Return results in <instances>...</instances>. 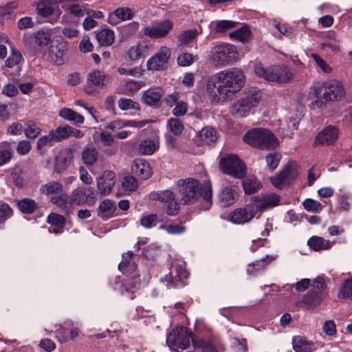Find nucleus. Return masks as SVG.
I'll return each instance as SVG.
<instances>
[{"mask_svg":"<svg viewBox=\"0 0 352 352\" xmlns=\"http://www.w3.org/2000/svg\"><path fill=\"white\" fill-rule=\"evenodd\" d=\"M250 35V30L247 26H242L240 28L229 33L230 38L232 41H245Z\"/></svg>","mask_w":352,"mask_h":352,"instance_id":"e433bc0d","label":"nucleus"},{"mask_svg":"<svg viewBox=\"0 0 352 352\" xmlns=\"http://www.w3.org/2000/svg\"><path fill=\"white\" fill-rule=\"evenodd\" d=\"M168 219H166L165 221L163 220H159L157 223H160L159 229L165 230L168 234H177L183 233L186 228L182 226V223L178 224H169L168 223Z\"/></svg>","mask_w":352,"mask_h":352,"instance_id":"473e14b6","label":"nucleus"},{"mask_svg":"<svg viewBox=\"0 0 352 352\" xmlns=\"http://www.w3.org/2000/svg\"><path fill=\"white\" fill-rule=\"evenodd\" d=\"M236 22L230 20L215 21L211 23V27L215 32L223 33L236 26Z\"/></svg>","mask_w":352,"mask_h":352,"instance_id":"f704fd0d","label":"nucleus"},{"mask_svg":"<svg viewBox=\"0 0 352 352\" xmlns=\"http://www.w3.org/2000/svg\"><path fill=\"white\" fill-rule=\"evenodd\" d=\"M281 159V155L278 153H272L266 156V163L269 168L272 170L276 168L280 160Z\"/></svg>","mask_w":352,"mask_h":352,"instance_id":"bf43d9fd","label":"nucleus"},{"mask_svg":"<svg viewBox=\"0 0 352 352\" xmlns=\"http://www.w3.org/2000/svg\"><path fill=\"white\" fill-rule=\"evenodd\" d=\"M34 43L38 46H46L51 38V36L48 32L38 31L34 35Z\"/></svg>","mask_w":352,"mask_h":352,"instance_id":"4d7b16f0","label":"nucleus"},{"mask_svg":"<svg viewBox=\"0 0 352 352\" xmlns=\"http://www.w3.org/2000/svg\"><path fill=\"white\" fill-rule=\"evenodd\" d=\"M327 285L325 282L323 280V279L318 278H316L315 280L313 282V284L311 285V290L316 291L317 293L320 292L322 295H324V297L325 296L324 290L326 289Z\"/></svg>","mask_w":352,"mask_h":352,"instance_id":"774afa93","label":"nucleus"},{"mask_svg":"<svg viewBox=\"0 0 352 352\" xmlns=\"http://www.w3.org/2000/svg\"><path fill=\"white\" fill-rule=\"evenodd\" d=\"M276 258L277 255H266L262 258L250 263L246 270L247 274L250 276L256 275L259 271L265 270Z\"/></svg>","mask_w":352,"mask_h":352,"instance_id":"a211bd4d","label":"nucleus"},{"mask_svg":"<svg viewBox=\"0 0 352 352\" xmlns=\"http://www.w3.org/2000/svg\"><path fill=\"white\" fill-rule=\"evenodd\" d=\"M12 213V209L6 204H0V225L3 223Z\"/></svg>","mask_w":352,"mask_h":352,"instance_id":"338daca9","label":"nucleus"},{"mask_svg":"<svg viewBox=\"0 0 352 352\" xmlns=\"http://www.w3.org/2000/svg\"><path fill=\"white\" fill-rule=\"evenodd\" d=\"M175 271V276L173 275V272H170L164 278H161V282L167 287H177L179 283L182 282L189 276V273L186 270L184 265H177Z\"/></svg>","mask_w":352,"mask_h":352,"instance_id":"ddd939ff","label":"nucleus"},{"mask_svg":"<svg viewBox=\"0 0 352 352\" xmlns=\"http://www.w3.org/2000/svg\"><path fill=\"white\" fill-rule=\"evenodd\" d=\"M198 57L189 53H183L177 57V63L182 67H187L192 65L197 60Z\"/></svg>","mask_w":352,"mask_h":352,"instance_id":"864d4df0","label":"nucleus"},{"mask_svg":"<svg viewBox=\"0 0 352 352\" xmlns=\"http://www.w3.org/2000/svg\"><path fill=\"white\" fill-rule=\"evenodd\" d=\"M70 130L71 126L69 125L59 126L56 130H52L56 141L58 142L63 139L69 138Z\"/></svg>","mask_w":352,"mask_h":352,"instance_id":"5fc2aeb1","label":"nucleus"},{"mask_svg":"<svg viewBox=\"0 0 352 352\" xmlns=\"http://www.w3.org/2000/svg\"><path fill=\"white\" fill-rule=\"evenodd\" d=\"M173 23L170 20H165L162 22L155 24V38L164 37L173 28Z\"/></svg>","mask_w":352,"mask_h":352,"instance_id":"c9c22d12","label":"nucleus"},{"mask_svg":"<svg viewBox=\"0 0 352 352\" xmlns=\"http://www.w3.org/2000/svg\"><path fill=\"white\" fill-rule=\"evenodd\" d=\"M141 87V83L138 81L131 80H124L121 82L120 93L129 95L138 91Z\"/></svg>","mask_w":352,"mask_h":352,"instance_id":"58836bf2","label":"nucleus"},{"mask_svg":"<svg viewBox=\"0 0 352 352\" xmlns=\"http://www.w3.org/2000/svg\"><path fill=\"white\" fill-rule=\"evenodd\" d=\"M116 174L111 170H105L101 177L97 179V186L99 192L104 195L111 192L115 184Z\"/></svg>","mask_w":352,"mask_h":352,"instance_id":"dca6fc26","label":"nucleus"},{"mask_svg":"<svg viewBox=\"0 0 352 352\" xmlns=\"http://www.w3.org/2000/svg\"><path fill=\"white\" fill-rule=\"evenodd\" d=\"M280 203V197L276 193H270L255 197L253 204L256 207V211L263 212L270 208L276 206Z\"/></svg>","mask_w":352,"mask_h":352,"instance_id":"4468645a","label":"nucleus"},{"mask_svg":"<svg viewBox=\"0 0 352 352\" xmlns=\"http://www.w3.org/2000/svg\"><path fill=\"white\" fill-rule=\"evenodd\" d=\"M338 297L340 299L352 300V278L344 281L340 287Z\"/></svg>","mask_w":352,"mask_h":352,"instance_id":"a19ab883","label":"nucleus"},{"mask_svg":"<svg viewBox=\"0 0 352 352\" xmlns=\"http://www.w3.org/2000/svg\"><path fill=\"white\" fill-rule=\"evenodd\" d=\"M118 104L119 108L123 111L140 109L139 104L129 98H120L118 102Z\"/></svg>","mask_w":352,"mask_h":352,"instance_id":"8fccbe9b","label":"nucleus"},{"mask_svg":"<svg viewBox=\"0 0 352 352\" xmlns=\"http://www.w3.org/2000/svg\"><path fill=\"white\" fill-rule=\"evenodd\" d=\"M25 135L30 139L36 138L41 133V129L33 122H28L24 130Z\"/></svg>","mask_w":352,"mask_h":352,"instance_id":"13d9d810","label":"nucleus"},{"mask_svg":"<svg viewBox=\"0 0 352 352\" xmlns=\"http://www.w3.org/2000/svg\"><path fill=\"white\" fill-rule=\"evenodd\" d=\"M256 207L253 203L247 204L244 208H236L230 212L228 219L236 224H243L250 221L256 214Z\"/></svg>","mask_w":352,"mask_h":352,"instance_id":"1a4fd4ad","label":"nucleus"},{"mask_svg":"<svg viewBox=\"0 0 352 352\" xmlns=\"http://www.w3.org/2000/svg\"><path fill=\"white\" fill-rule=\"evenodd\" d=\"M17 207L23 214H32L37 209L38 204L34 199L24 198L17 201Z\"/></svg>","mask_w":352,"mask_h":352,"instance_id":"7c9ffc66","label":"nucleus"},{"mask_svg":"<svg viewBox=\"0 0 352 352\" xmlns=\"http://www.w3.org/2000/svg\"><path fill=\"white\" fill-rule=\"evenodd\" d=\"M72 160V155L70 152L64 151L61 152L58 156L56 157V161L54 164V171L57 173H61L64 171L69 164H70Z\"/></svg>","mask_w":352,"mask_h":352,"instance_id":"393cba45","label":"nucleus"},{"mask_svg":"<svg viewBox=\"0 0 352 352\" xmlns=\"http://www.w3.org/2000/svg\"><path fill=\"white\" fill-rule=\"evenodd\" d=\"M176 187L183 205L204 210L212 207V187L210 180L200 183L192 177L180 179L177 182Z\"/></svg>","mask_w":352,"mask_h":352,"instance_id":"f03ea898","label":"nucleus"},{"mask_svg":"<svg viewBox=\"0 0 352 352\" xmlns=\"http://www.w3.org/2000/svg\"><path fill=\"white\" fill-rule=\"evenodd\" d=\"M239 197L238 188L231 185L223 186L217 195V201L221 207H228L234 204Z\"/></svg>","mask_w":352,"mask_h":352,"instance_id":"f8f14e48","label":"nucleus"},{"mask_svg":"<svg viewBox=\"0 0 352 352\" xmlns=\"http://www.w3.org/2000/svg\"><path fill=\"white\" fill-rule=\"evenodd\" d=\"M23 60V58L19 51L12 48L10 56L6 60V66L12 68L20 64Z\"/></svg>","mask_w":352,"mask_h":352,"instance_id":"a18cd8bd","label":"nucleus"},{"mask_svg":"<svg viewBox=\"0 0 352 352\" xmlns=\"http://www.w3.org/2000/svg\"><path fill=\"white\" fill-rule=\"evenodd\" d=\"M199 138L204 144H210L217 141V133L212 127L206 126L199 131Z\"/></svg>","mask_w":352,"mask_h":352,"instance_id":"c756f323","label":"nucleus"},{"mask_svg":"<svg viewBox=\"0 0 352 352\" xmlns=\"http://www.w3.org/2000/svg\"><path fill=\"white\" fill-rule=\"evenodd\" d=\"M96 38L100 45H111L115 39V34L113 30L104 28L96 34Z\"/></svg>","mask_w":352,"mask_h":352,"instance_id":"cd10ccee","label":"nucleus"},{"mask_svg":"<svg viewBox=\"0 0 352 352\" xmlns=\"http://www.w3.org/2000/svg\"><path fill=\"white\" fill-rule=\"evenodd\" d=\"M338 135V129L333 126H329L316 136L314 143L316 146H329L337 140Z\"/></svg>","mask_w":352,"mask_h":352,"instance_id":"2eb2a0df","label":"nucleus"},{"mask_svg":"<svg viewBox=\"0 0 352 352\" xmlns=\"http://www.w3.org/2000/svg\"><path fill=\"white\" fill-rule=\"evenodd\" d=\"M62 190V185L57 182H50L42 186L41 191L47 195L58 194Z\"/></svg>","mask_w":352,"mask_h":352,"instance_id":"37998d69","label":"nucleus"},{"mask_svg":"<svg viewBox=\"0 0 352 352\" xmlns=\"http://www.w3.org/2000/svg\"><path fill=\"white\" fill-rule=\"evenodd\" d=\"M236 47L230 43H219L211 47L208 60L215 67H224L231 65L238 60Z\"/></svg>","mask_w":352,"mask_h":352,"instance_id":"39448f33","label":"nucleus"},{"mask_svg":"<svg viewBox=\"0 0 352 352\" xmlns=\"http://www.w3.org/2000/svg\"><path fill=\"white\" fill-rule=\"evenodd\" d=\"M245 76L241 69L229 68L210 76L206 89L213 101L223 102L232 98L244 86Z\"/></svg>","mask_w":352,"mask_h":352,"instance_id":"f257e3e1","label":"nucleus"},{"mask_svg":"<svg viewBox=\"0 0 352 352\" xmlns=\"http://www.w3.org/2000/svg\"><path fill=\"white\" fill-rule=\"evenodd\" d=\"M175 195L174 194V192L173 191L168 190H162V191H160L158 193H157V197H155V199L159 200L164 205V204H166L167 202L173 200V198Z\"/></svg>","mask_w":352,"mask_h":352,"instance_id":"69168bd1","label":"nucleus"},{"mask_svg":"<svg viewBox=\"0 0 352 352\" xmlns=\"http://www.w3.org/2000/svg\"><path fill=\"white\" fill-rule=\"evenodd\" d=\"M219 168L223 173L237 178H243L246 173L245 164L234 154L222 157L219 161Z\"/></svg>","mask_w":352,"mask_h":352,"instance_id":"6e6552de","label":"nucleus"},{"mask_svg":"<svg viewBox=\"0 0 352 352\" xmlns=\"http://www.w3.org/2000/svg\"><path fill=\"white\" fill-rule=\"evenodd\" d=\"M198 34L199 32L195 28L185 30L178 36V40L182 44H188L192 42Z\"/></svg>","mask_w":352,"mask_h":352,"instance_id":"c03bdc74","label":"nucleus"},{"mask_svg":"<svg viewBox=\"0 0 352 352\" xmlns=\"http://www.w3.org/2000/svg\"><path fill=\"white\" fill-rule=\"evenodd\" d=\"M302 205L306 210L311 212L318 213L323 208L322 205L319 201L312 199H306Z\"/></svg>","mask_w":352,"mask_h":352,"instance_id":"de8ad7c7","label":"nucleus"},{"mask_svg":"<svg viewBox=\"0 0 352 352\" xmlns=\"http://www.w3.org/2000/svg\"><path fill=\"white\" fill-rule=\"evenodd\" d=\"M140 276H134L124 280L122 286L124 287L126 292L131 291L132 293L140 287Z\"/></svg>","mask_w":352,"mask_h":352,"instance_id":"09e8293b","label":"nucleus"},{"mask_svg":"<svg viewBox=\"0 0 352 352\" xmlns=\"http://www.w3.org/2000/svg\"><path fill=\"white\" fill-rule=\"evenodd\" d=\"M307 244L310 248L315 251H318L331 248L333 244V242L329 240H325L320 236H314L308 240Z\"/></svg>","mask_w":352,"mask_h":352,"instance_id":"a878e982","label":"nucleus"},{"mask_svg":"<svg viewBox=\"0 0 352 352\" xmlns=\"http://www.w3.org/2000/svg\"><path fill=\"white\" fill-rule=\"evenodd\" d=\"M293 349L296 352H311L316 349L315 344L301 336H295L292 339Z\"/></svg>","mask_w":352,"mask_h":352,"instance_id":"4be33fe9","label":"nucleus"},{"mask_svg":"<svg viewBox=\"0 0 352 352\" xmlns=\"http://www.w3.org/2000/svg\"><path fill=\"white\" fill-rule=\"evenodd\" d=\"M59 116L75 124H80L84 122V117L71 109L63 108L60 111Z\"/></svg>","mask_w":352,"mask_h":352,"instance_id":"c85d7f7f","label":"nucleus"},{"mask_svg":"<svg viewBox=\"0 0 352 352\" xmlns=\"http://www.w3.org/2000/svg\"><path fill=\"white\" fill-rule=\"evenodd\" d=\"M170 56V50L166 46H162L155 53V70H165L168 68Z\"/></svg>","mask_w":352,"mask_h":352,"instance_id":"aec40b11","label":"nucleus"},{"mask_svg":"<svg viewBox=\"0 0 352 352\" xmlns=\"http://www.w3.org/2000/svg\"><path fill=\"white\" fill-rule=\"evenodd\" d=\"M298 174L296 165L289 164L277 176L272 177L271 182L276 188L282 189L296 179Z\"/></svg>","mask_w":352,"mask_h":352,"instance_id":"9d476101","label":"nucleus"},{"mask_svg":"<svg viewBox=\"0 0 352 352\" xmlns=\"http://www.w3.org/2000/svg\"><path fill=\"white\" fill-rule=\"evenodd\" d=\"M96 201V195L91 188H76L72 191L70 196V202L78 205L87 204L91 206L94 205Z\"/></svg>","mask_w":352,"mask_h":352,"instance_id":"9b49d317","label":"nucleus"},{"mask_svg":"<svg viewBox=\"0 0 352 352\" xmlns=\"http://www.w3.org/2000/svg\"><path fill=\"white\" fill-rule=\"evenodd\" d=\"M54 142L56 141L52 131H51L48 135H43L38 140L36 144L37 149H41L45 146H51Z\"/></svg>","mask_w":352,"mask_h":352,"instance_id":"680f3d73","label":"nucleus"},{"mask_svg":"<svg viewBox=\"0 0 352 352\" xmlns=\"http://www.w3.org/2000/svg\"><path fill=\"white\" fill-rule=\"evenodd\" d=\"M243 140L252 147L262 150H274L279 145L276 135L265 128H254L248 131Z\"/></svg>","mask_w":352,"mask_h":352,"instance_id":"20e7f679","label":"nucleus"},{"mask_svg":"<svg viewBox=\"0 0 352 352\" xmlns=\"http://www.w3.org/2000/svg\"><path fill=\"white\" fill-rule=\"evenodd\" d=\"M170 131L175 135H180L184 131V125L178 118H170L168 122Z\"/></svg>","mask_w":352,"mask_h":352,"instance_id":"3c124183","label":"nucleus"},{"mask_svg":"<svg viewBox=\"0 0 352 352\" xmlns=\"http://www.w3.org/2000/svg\"><path fill=\"white\" fill-rule=\"evenodd\" d=\"M47 221L49 224L59 228H63L65 224V219L63 215L53 212L48 215Z\"/></svg>","mask_w":352,"mask_h":352,"instance_id":"6e6d98bb","label":"nucleus"},{"mask_svg":"<svg viewBox=\"0 0 352 352\" xmlns=\"http://www.w3.org/2000/svg\"><path fill=\"white\" fill-rule=\"evenodd\" d=\"M133 253L129 251L122 254V259L118 265L119 270L123 274H133L135 270L137 265L135 262L132 261Z\"/></svg>","mask_w":352,"mask_h":352,"instance_id":"5701e85b","label":"nucleus"},{"mask_svg":"<svg viewBox=\"0 0 352 352\" xmlns=\"http://www.w3.org/2000/svg\"><path fill=\"white\" fill-rule=\"evenodd\" d=\"M311 57L315 61L317 66L326 74H329L332 72V68L330 65L327 64V63L323 60L320 56L316 54H311Z\"/></svg>","mask_w":352,"mask_h":352,"instance_id":"e2e57ef3","label":"nucleus"},{"mask_svg":"<svg viewBox=\"0 0 352 352\" xmlns=\"http://www.w3.org/2000/svg\"><path fill=\"white\" fill-rule=\"evenodd\" d=\"M162 207L164 211L169 216H175L180 210V204L176 200L175 195L173 197V200L164 204Z\"/></svg>","mask_w":352,"mask_h":352,"instance_id":"79ce46f5","label":"nucleus"},{"mask_svg":"<svg viewBox=\"0 0 352 352\" xmlns=\"http://www.w3.org/2000/svg\"><path fill=\"white\" fill-rule=\"evenodd\" d=\"M262 98V92L256 87H250L245 96L237 100L230 107V113L234 117L242 118L249 115L250 109L256 107Z\"/></svg>","mask_w":352,"mask_h":352,"instance_id":"0eeeda50","label":"nucleus"},{"mask_svg":"<svg viewBox=\"0 0 352 352\" xmlns=\"http://www.w3.org/2000/svg\"><path fill=\"white\" fill-rule=\"evenodd\" d=\"M87 80L98 87H102L108 82V79L104 73L98 70L89 73Z\"/></svg>","mask_w":352,"mask_h":352,"instance_id":"4c0bfd02","label":"nucleus"},{"mask_svg":"<svg viewBox=\"0 0 352 352\" xmlns=\"http://www.w3.org/2000/svg\"><path fill=\"white\" fill-rule=\"evenodd\" d=\"M192 350L193 352H216L217 351L210 341L196 338H195Z\"/></svg>","mask_w":352,"mask_h":352,"instance_id":"bb28decb","label":"nucleus"},{"mask_svg":"<svg viewBox=\"0 0 352 352\" xmlns=\"http://www.w3.org/2000/svg\"><path fill=\"white\" fill-rule=\"evenodd\" d=\"M316 99L310 104L313 109L324 107L328 102L341 100L344 96L342 85L338 81H329L318 85L314 89Z\"/></svg>","mask_w":352,"mask_h":352,"instance_id":"7ed1b4c3","label":"nucleus"},{"mask_svg":"<svg viewBox=\"0 0 352 352\" xmlns=\"http://www.w3.org/2000/svg\"><path fill=\"white\" fill-rule=\"evenodd\" d=\"M119 29L122 37L124 38H127L137 33L139 30V23L138 22L133 21L120 27Z\"/></svg>","mask_w":352,"mask_h":352,"instance_id":"ea45409f","label":"nucleus"},{"mask_svg":"<svg viewBox=\"0 0 352 352\" xmlns=\"http://www.w3.org/2000/svg\"><path fill=\"white\" fill-rule=\"evenodd\" d=\"M131 173L141 179H146L152 175V168L144 160L136 159L131 166Z\"/></svg>","mask_w":352,"mask_h":352,"instance_id":"f3484780","label":"nucleus"},{"mask_svg":"<svg viewBox=\"0 0 352 352\" xmlns=\"http://www.w3.org/2000/svg\"><path fill=\"white\" fill-rule=\"evenodd\" d=\"M140 152L143 155H151L154 152V142L151 140H142L139 146Z\"/></svg>","mask_w":352,"mask_h":352,"instance_id":"052dcab7","label":"nucleus"},{"mask_svg":"<svg viewBox=\"0 0 352 352\" xmlns=\"http://www.w3.org/2000/svg\"><path fill=\"white\" fill-rule=\"evenodd\" d=\"M66 49V44L63 42L57 45H51L48 53L50 60L58 65H63Z\"/></svg>","mask_w":352,"mask_h":352,"instance_id":"6ab92c4d","label":"nucleus"},{"mask_svg":"<svg viewBox=\"0 0 352 352\" xmlns=\"http://www.w3.org/2000/svg\"><path fill=\"white\" fill-rule=\"evenodd\" d=\"M36 11L40 16L46 17L53 13L54 8L50 3L41 1L36 5Z\"/></svg>","mask_w":352,"mask_h":352,"instance_id":"49530a36","label":"nucleus"},{"mask_svg":"<svg viewBox=\"0 0 352 352\" xmlns=\"http://www.w3.org/2000/svg\"><path fill=\"white\" fill-rule=\"evenodd\" d=\"M98 157V151L94 146L85 147L82 152V160L87 166L93 165Z\"/></svg>","mask_w":352,"mask_h":352,"instance_id":"2f4dec72","label":"nucleus"},{"mask_svg":"<svg viewBox=\"0 0 352 352\" xmlns=\"http://www.w3.org/2000/svg\"><path fill=\"white\" fill-rule=\"evenodd\" d=\"M324 298V295H322L320 292L317 293L316 291L311 289L307 294L304 296L302 302L306 309H313L319 305Z\"/></svg>","mask_w":352,"mask_h":352,"instance_id":"b1692460","label":"nucleus"},{"mask_svg":"<svg viewBox=\"0 0 352 352\" xmlns=\"http://www.w3.org/2000/svg\"><path fill=\"white\" fill-rule=\"evenodd\" d=\"M122 188L125 190L133 191L138 188V182L133 176H126L124 177L122 182Z\"/></svg>","mask_w":352,"mask_h":352,"instance_id":"0e129e2a","label":"nucleus"},{"mask_svg":"<svg viewBox=\"0 0 352 352\" xmlns=\"http://www.w3.org/2000/svg\"><path fill=\"white\" fill-rule=\"evenodd\" d=\"M254 72L258 77L279 84L289 82L294 78V73L291 69L283 64L274 65L267 68L261 64H257L254 67Z\"/></svg>","mask_w":352,"mask_h":352,"instance_id":"423d86ee","label":"nucleus"},{"mask_svg":"<svg viewBox=\"0 0 352 352\" xmlns=\"http://www.w3.org/2000/svg\"><path fill=\"white\" fill-rule=\"evenodd\" d=\"M113 14L119 19L125 21L133 17V12L129 8H118L114 10Z\"/></svg>","mask_w":352,"mask_h":352,"instance_id":"603ef678","label":"nucleus"},{"mask_svg":"<svg viewBox=\"0 0 352 352\" xmlns=\"http://www.w3.org/2000/svg\"><path fill=\"white\" fill-rule=\"evenodd\" d=\"M117 214V207L110 199L102 201L98 209V216L102 219H108Z\"/></svg>","mask_w":352,"mask_h":352,"instance_id":"412c9836","label":"nucleus"},{"mask_svg":"<svg viewBox=\"0 0 352 352\" xmlns=\"http://www.w3.org/2000/svg\"><path fill=\"white\" fill-rule=\"evenodd\" d=\"M243 187L246 194L252 195L261 188V184L255 177H247L243 180Z\"/></svg>","mask_w":352,"mask_h":352,"instance_id":"72a5a7b5","label":"nucleus"}]
</instances>
